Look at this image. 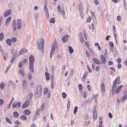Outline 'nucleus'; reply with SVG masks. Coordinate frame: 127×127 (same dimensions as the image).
Returning a JSON list of instances; mask_svg holds the SVG:
<instances>
[{
  "mask_svg": "<svg viewBox=\"0 0 127 127\" xmlns=\"http://www.w3.org/2000/svg\"><path fill=\"white\" fill-rule=\"evenodd\" d=\"M44 42V40L42 38L38 39L37 42V49L41 51L43 53L44 52L43 45Z\"/></svg>",
  "mask_w": 127,
  "mask_h": 127,
  "instance_id": "nucleus-1",
  "label": "nucleus"
},
{
  "mask_svg": "<svg viewBox=\"0 0 127 127\" xmlns=\"http://www.w3.org/2000/svg\"><path fill=\"white\" fill-rule=\"evenodd\" d=\"M42 90V86L41 85H37L34 94L35 98H37L41 96Z\"/></svg>",
  "mask_w": 127,
  "mask_h": 127,
  "instance_id": "nucleus-2",
  "label": "nucleus"
},
{
  "mask_svg": "<svg viewBox=\"0 0 127 127\" xmlns=\"http://www.w3.org/2000/svg\"><path fill=\"white\" fill-rule=\"evenodd\" d=\"M40 109H38L36 112L33 118V120H35L37 118H40Z\"/></svg>",
  "mask_w": 127,
  "mask_h": 127,
  "instance_id": "nucleus-3",
  "label": "nucleus"
},
{
  "mask_svg": "<svg viewBox=\"0 0 127 127\" xmlns=\"http://www.w3.org/2000/svg\"><path fill=\"white\" fill-rule=\"evenodd\" d=\"M17 29L19 30L20 29L22 26V22L21 20L18 19L17 20Z\"/></svg>",
  "mask_w": 127,
  "mask_h": 127,
  "instance_id": "nucleus-4",
  "label": "nucleus"
},
{
  "mask_svg": "<svg viewBox=\"0 0 127 127\" xmlns=\"http://www.w3.org/2000/svg\"><path fill=\"white\" fill-rule=\"evenodd\" d=\"M12 10L10 9L7 10L4 12L3 16L5 17L8 16L10 14Z\"/></svg>",
  "mask_w": 127,
  "mask_h": 127,
  "instance_id": "nucleus-5",
  "label": "nucleus"
},
{
  "mask_svg": "<svg viewBox=\"0 0 127 127\" xmlns=\"http://www.w3.org/2000/svg\"><path fill=\"white\" fill-rule=\"evenodd\" d=\"M121 82L120 81V78L119 76L117 77L114 81L113 84H119L121 83Z\"/></svg>",
  "mask_w": 127,
  "mask_h": 127,
  "instance_id": "nucleus-6",
  "label": "nucleus"
},
{
  "mask_svg": "<svg viewBox=\"0 0 127 127\" xmlns=\"http://www.w3.org/2000/svg\"><path fill=\"white\" fill-rule=\"evenodd\" d=\"M100 88L102 94L103 95H104L105 92V86L104 84H101Z\"/></svg>",
  "mask_w": 127,
  "mask_h": 127,
  "instance_id": "nucleus-7",
  "label": "nucleus"
},
{
  "mask_svg": "<svg viewBox=\"0 0 127 127\" xmlns=\"http://www.w3.org/2000/svg\"><path fill=\"white\" fill-rule=\"evenodd\" d=\"M30 101L28 100H27L23 104L22 106V108H24L27 107L29 105Z\"/></svg>",
  "mask_w": 127,
  "mask_h": 127,
  "instance_id": "nucleus-8",
  "label": "nucleus"
},
{
  "mask_svg": "<svg viewBox=\"0 0 127 127\" xmlns=\"http://www.w3.org/2000/svg\"><path fill=\"white\" fill-rule=\"evenodd\" d=\"M69 35H66L65 36L62 37V40L64 42H66L68 40V37Z\"/></svg>",
  "mask_w": 127,
  "mask_h": 127,
  "instance_id": "nucleus-9",
  "label": "nucleus"
},
{
  "mask_svg": "<svg viewBox=\"0 0 127 127\" xmlns=\"http://www.w3.org/2000/svg\"><path fill=\"white\" fill-rule=\"evenodd\" d=\"M92 61L94 63H95L97 64H101V63L100 60H99L97 59L94 58L92 59Z\"/></svg>",
  "mask_w": 127,
  "mask_h": 127,
  "instance_id": "nucleus-10",
  "label": "nucleus"
},
{
  "mask_svg": "<svg viewBox=\"0 0 127 127\" xmlns=\"http://www.w3.org/2000/svg\"><path fill=\"white\" fill-rule=\"evenodd\" d=\"M29 61L30 62L29 63V67L30 68L31 72L32 71V55L30 56L29 58Z\"/></svg>",
  "mask_w": 127,
  "mask_h": 127,
  "instance_id": "nucleus-11",
  "label": "nucleus"
},
{
  "mask_svg": "<svg viewBox=\"0 0 127 127\" xmlns=\"http://www.w3.org/2000/svg\"><path fill=\"white\" fill-rule=\"evenodd\" d=\"M122 87V85H121L119 87L118 86L117 87L116 91L115 92V93L116 94H118L121 90V89Z\"/></svg>",
  "mask_w": 127,
  "mask_h": 127,
  "instance_id": "nucleus-12",
  "label": "nucleus"
},
{
  "mask_svg": "<svg viewBox=\"0 0 127 127\" xmlns=\"http://www.w3.org/2000/svg\"><path fill=\"white\" fill-rule=\"evenodd\" d=\"M47 1L46 0H45L44 1V10L45 12L48 11V9L47 8Z\"/></svg>",
  "mask_w": 127,
  "mask_h": 127,
  "instance_id": "nucleus-13",
  "label": "nucleus"
},
{
  "mask_svg": "<svg viewBox=\"0 0 127 127\" xmlns=\"http://www.w3.org/2000/svg\"><path fill=\"white\" fill-rule=\"evenodd\" d=\"M27 51V50L25 48H23L22 50H20L19 52V55H22L24 53L26 52Z\"/></svg>",
  "mask_w": 127,
  "mask_h": 127,
  "instance_id": "nucleus-14",
  "label": "nucleus"
},
{
  "mask_svg": "<svg viewBox=\"0 0 127 127\" xmlns=\"http://www.w3.org/2000/svg\"><path fill=\"white\" fill-rule=\"evenodd\" d=\"M100 59L101 60L102 62V63L104 64L106 62V59L104 56L102 55H101L100 56Z\"/></svg>",
  "mask_w": 127,
  "mask_h": 127,
  "instance_id": "nucleus-15",
  "label": "nucleus"
},
{
  "mask_svg": "<svg viewBox=\"0 0 127 127\" xmlns=\"http://www.w3.org/2000/svg\"><path fill=\"white\" fill-rule=\"evenodd\" d=\"M79 38L81 42L83 43L84 42V39L83 37V33H80L79 34Z\"/></svg>",
  "mask_w": 127,
  "mask_h": 127,
  "instance_id": "nucleus-16",
  "label": "nucleus"
},
{
  "mask_svg": "<svg viewBox=\"0 0 127 127\" xmlns=\"http://www.w3.org/2000/svg\"><path fill=\"white\" fill-rule=\"evenodd\" d=\"M19 73L22 77H24V76L25 74L24 70L23 69H19Z\"/></svg>",
  "mask_w": 127,
  "mask_h": 127,
  "instance_id": "nucleus-17",
  "label": "nucleus"
},
{
  "mask_svg": "<svg viewBox=\"0 0 127 127\" xmlns=\"http://www.w3.org/2000/svg\"><path fill=\"white\" fill-rule=\"evenodd\" d=\"M109 44L111 50L112 52H113L114 49V44L112 42H110Z\"/></svg>",
  "mask_w": 127,
  "mask_h": 127,
  "instance_id": "nucleus-18",
  "label": "nucleus"
},
{
  "mask_svg": "<svg viewBox=\"0 0 127 127\" xmlns=\"http://www.w3.org/2000/svg\"><path fill=\"white\" fill-rule=\"evenodd\" d=\"M11 20V17H9L7 18L6 21L5 25L6 26L7 25L8 23L10 22Z\"/></svg>",
  "mask_w": 127,
  "mask_h": 127,
  "instance_id": "nucleus-19",
  "label": "nucleus"
},
{
  "mask_svg": "<svg viewBox=\"0 0 127 127\" xmlns=\"http://www.w3.org/2000/svg\"><path fill=\"white\" fill-rule=\"evenodd\" d=\"M116 87V85L113 83V85L112 88V94H115L114 92Z\"/></svg>",
  "mask_w": 127,
  "mask_h": 127,
  "instance_id": "nucleus-20",
  "label": "nucleus"
},
{
  "mask_svg": "<svg viewBox=\"0 0 127 127\" xmlns=\"http://www.w3.org/2000/svg\"><path fill=\"white\" fill-rule=\"evenodd\" d=\"M1 54L2 57L5 60H6L7 58V57L6 54H5L4 52H1Z\"/></svg>",
  "mask_w": 127,
  "mask_h": 127,
  "instance_id": "nucleus-21",
  "label": "nucleus"
},
{
  "mask_svg": "<svg viewBox=\"0 0 127 127\" xmlns=\"http://www.w3.org/2000/svg\"><path fill=\"white\" fill-rule=\"evenodd\" d=\"M52 46L53 47L52 48L51 51H52V50H53V52H54L55 49L57 48L58 46L56 43H54L52 45Z\"/></svg>",
  "mask_w": 127,
  "mask_h": 127,
  "instance_id": "nucleus-22",
  "label": "nucleus"
},
{
  "mask_svg": "<svg viewBox=\"0 0 127 127\" xmlns=\"http://www.w3.org/2000/svg\"><path fill=\"white\" fill-rule=\"evenodd\" d=\"M19 115V114L17 112L14 111L13 113V116L15 118H17L18 117Z\"/></svg>",
  "mask_w": 127,
  "mask_h": 127,
  "instance_id": "nucleus-23",
  "label": "nucleus"
},
{
  "mask_svg": "<svg viewBox=\"0 0 127 127\" xmlns=\"http://www.w3.org/2000/svg\"><path fill=\"white\" fill-rule=\"evenodd\" d=\"M6 42L7 44L9 46L12 44V42L11 39H8L6 40Z\"/></svg>",
  "mask_w": 127,
  "mask_h": 127,
  "instance_id": "nucleus-24",
  "label": "nucleus"
},
{
  "mask_svg": "<svg viewBox=\"0 0 127 127\" xmlns=\"http://www.w3.org/2000/svg\"><path fill=\"white\" fill-rule=\"evenodd\" d=\"M45 75L46 77V79L48 81L50 80V75L49 73L47 72H46L45 73Z\"/></svg>",
  "mask_w": 127,
  "mask_h": 127,
  "instance_id": "nucleus-25",
  "label": "nucleus"
},
{
  "mask_svg": "<svg viewBox=\"0 0 127 127\" xmlns=\"http://www.w3.org/2000/svg\"><path fill=\"white\" fill-rule=\"evenodd\" d=\"M30 111L28 110H26L24 111V114L26 115H28L31 113Z\"/></svg>",
  "mask_w": 127,
  "mask_h": 127,
  "instance_id": "nucleus-26",
  "label": "nucleus"
},
{
  "mask_svg": "<svg viewBox=\"0 0 127 127\" xmlns=\"http://www.w3.org/2000/svg\"><path fill=\"white\" fill-rule=\"evenodd\" d=\"M0 88L2 90L5 87L4 83L3 82H1L0 83Z\"/></svg>",
  "mask_w": 127,
  "mask_h": 127,
  "instance_id": "nucleus-27",
  "label": "nucleus"
},
{
  "mask_svg": "<svg viewBox=\"0 0 127 127\" xmlns=\"http://www.w3.org/2000/svg\"><path fill=\"white\" fill-rule=\"evenodd\" d=\"M68 51L69 53L71 54L73 52L74 50L71 47L69 46L68 47Z\"/></svg>",
  "mask_w": 127,
  "mask_h": 127,
  "instance_id": "nucleus-28",
  "label": "nucleus"
},
{
  "mask_svg": "<svg viewBox=\"0 0 127 127\" xmlns=\"http://www.w3.org/2000/svg\"><path fill=\"white\" fill-rule=\"evenodd\" d=\"M20 117V119L23 120H25L27 119V117L25 115L21 116Z\"/></svg>",
  "mask_w": 127,
  "mask_h": 127,
  "instance_id": "nucleus-29",
  "label": "nucleus"
},
{
  "mask_svg": "<svg viewBox=\"0 0 127 127\" xmlns=\"http://www.w3.org/2000/svg\"><path fill=\"white\" fill-rule=\"evenodd\" d=\"M88 74V72H86L84 73V75L83 76V77L82 78V80H84L86 78Z\"/></svg>",
  "mask_w": 127,
  "mask_h": 127,
  "instance_id": "nucleus-30",
  "label": "nucleus"
},
{
  "mask_svg": "<svg viewBox=\"0 0 127 127\" xmlns=\"http://www.w3.org/2000/svg\"><path fill=\"white\" fill-rule=\"evenodd\" d=\"M78 88L79 90H80V93H82L83 90L82 85L81 84L79 85L78 86Z\"/></svg>",
  "mask_w": 127,
  "mask_h": 127,
  "instance_id": "nucleus-31",
  "label": "nucleus"
},
{
  "mask_svg": "<svg viewBox=\"0 0 127 127\" xmlns=\"http://www.w3.org/2000/svg\"><path fill=\"white\" fill-rule=\"evenodd\" d=\"M127 99V96L125 95L121 98L122 101H124Z\"/></svg>",
  "mask_w": 127,
  "mask_h": 127,
  "instance_id": "nucleus-32",
  "label": "nucleus"
},
{
  "mask_svg": "<svg viewBox=\"0 0 127 127\" xmlns=\"http://www.w3.org/2000/svg\"><path fill=\"white\" fill-rule=\"evenodd\" d=\"M3 33L1 32L0 33V40L2 41L3 38Z\"/></svg>",
  "mask_w": 127,
  "mask_h": 127,
  "instance_id": "nucleus-33",
  "label": "nucleus"
},
{
  "mask_svg": "<svg viewBox=\"0 0 127 127\" xmlns=\"http://www.w3.org/2000/svg\"><path fill=\"white\" fill-rule=\"evenodd\" d=\"M40 15V14L39 13H35L34 14V17L35 19H37L38 18Z\"/></svg>",
  "mask_w": 127,
  "mask_h": 127,
  "instance_id": "nucleus-34",
  "label": "nucleus"
},
{
  "mask_svg": "<svg viewBox=\"0 0 127 127\" xmlns=\"http://www.w3.org/2000/svg\"><path fill=\"white\" fill-rule=\"evenodd\" d=\"M45 105L44 103H42L40 108L41 111H43L45 108Z\"/></svg>",
  "mask_w": 127,
  "mask_h": 127,
  "instance_id": "nucleus-35",
  "label": "nucleus"
},
{
  "mask_svg": "<svg viewBox=\"0 0 127 127\" xmlns=\"http://www.w3.org/2000/svg\"><path fill=\"white\" fill-rule=\"evenodd\" d=\"M34 58L33 56L32 55V72H33L34 71V69L33 68V64H34Z\"/></svg>",
  "mask_w": 127,
  "mask_h": 127,
  "instance_id": "nucleus-36",
  "label": "nucleus"
},
{
  "mask_svg": "<svg viewBox=\"0 0 127 127\" xmlns=\"http://www.w3.org/2000/svg\"><path fill=\"white\" fill-rule=\"evenodd\" d=\"M27 84V83L26 82V80H23L22 83V85L23 87H25Z\"/></svg>",
  "mask_w": 127,
  "mask_h": 127,
  "instance_id": "nucleus-37",
  "label": "nucleus"
},
{
  "mask_svg": "<svg viewBox=\"0 0 127 127\" xmlns=\"http://www.w3.org/2000/svg\"><path fill=\"white\" fill-rule=\"evenodd\" d=\"M59 12L61 13V15L63 16H64L65 15L64 10V9L63 8H62V11H61V12Z\"/></svg>",
  "mask_w": 127,
  "mask_h": 127,
  "instance_id": "nucleus-38",
  "label": "nucleus"
},
{
  "mask_svg": "<svg viewBox=\"0 0 127 127\" xmlns=\"http://www.w3.org/2000/svg\"><path fill=\"white\" fill-rule=\"evenodd\" d=\"M28 79L30 80H31L32 79V76H31V73H29L28 74Z\"/></svg>",
  "mask_w": 127,
  "mask_h": 127,
  "instance_id": "nucleus-39",
  "label": "nucleus"
},
{
  "mask_svg": "<svg viewBox=\"0 0 127 127\" xmlns=\"http://www.w3.org/2000/svg\"><path fill=\"white\" fill-rule=\"evenodd\" d=\"M15 58V56H14L13 55L12 57L11 60V63L13 64L14 62V60Z\"/></svg>",
  "mask_w": 127,
  "mask_h": 127,
  "instance_id": "nucleus-40",
  "label": "nucleus"
},
{
  "mask_svg": "<svg viewBox=\"0 0 127 127\" xmlns=\"http://www.w3.org/2000/svg\"><path fill=\"white\" fill-rule=\"evenodd\" d=\"M48 89L47 88H45L44 89V94L46 95L48 93Z\"/></svg>",
  "mask_w": 127,
  "mask_h": 127,
  "instance_id": "nucleus-41",
  "label": "nucleus"
},
{
  "mask_svg": "<svg viewBox=\"0 0 127 127\" xmlns=\"http://www.w3.org/2000/svg\"><path fill=\"white\" fill-rule=\"evenodd\" d=\"M78 109V108L76 106H75L74 107V114L75 115V114L76 112H77Z\"/></svg>",
  "mask_w": 127,
  "mask_h": 127,
  "instance_id": "nucleus-42",
  "label": "nucleus"
},
{
  "mask_svg": "<svg viewBox=\"0 0 127 127\" xmlns=\"http://www.w3.org/2000/svg\"><path fill=\"white\" fill-rule=\"evenodd\" d=\"M91 15H92V18L93 20H94V18H95V22H96V19H95V15H94V13H93V12H92V11H91Z\"/></svg>",
  "mask_w": 127,
  "mask_h": 127,
  "instance_id": "nucleus-43",
  "label": "nucleus"
},
{
  "mask_svg": "<svg viewBox=\"0 0 127 127\" xmlns=\"http://www.w3.org/2000/svg\"><path fill=\"white\" fill-rule=\"evenodd\" d=\"M5 119L6 122L9 124H11L12 123L11 121L7 117H6Z\"/></svg>",
  "mask_w": 127,
  "mask_h": 127,
  "instance_id": "nucleus-44",
  "label": "nucleus"
},
{
  "mask_svg": "<svg viewBox=\"0 0 127 127\" xmlns=\"http://www.w3.org/2000/svg\"><path fill=\"white\" fill-rule=\"evenodd\" d=\"M12 27H16V22L15 20H14L12 24Z\"/></svg>",
  "mask_w": 127,
  "mask_h": 127,
  "instance_id": "nucleus-45",
  "label": "nucleus"
},
{
  "mask_svg": "<svg viewBox=\"0 0 127 127\" xmlns=\"http://www.w3.org/2000/svg\"><path fill=\"white\" fill-rule=\"evenodd\" d=\"M80 13V16L82 19H83V11L82 10H79Z\"/></svg>",
  "mask_w": 127,
  "mask_h": 127,
  "instance_id": "nucleus-46",
  "label": "nucleus"
},
{
  "mask_svg": "<svg viewBox=\"0 0 127 127\" xmlns=\"http://www.w3.org/2000/svg\"><path fill=\"white\" fill-rule=\"evenodd\" d=\"M79 10H82V3H80L79 5Z\"/></svg>",
  "mask_w": 127,
  "mask_h": 127,
  "instance_id": "nucleus-47",
  "label": "nucleus"
},
{
  "mask_svg": "<svg viewBox=\"0 0 127 127\" xmlns=\"http://www.w3.org/2000/svg\"><path fill=\"white\" fill-rule=\"evenodd\" d=\"M11 42H15L17 41V39L16 38L13 37L11 39Z\"/></svg>",
  "mask_w": 127,
  "mask_h": 127,
  "instance_id": "nucleus-48",
  "label": "nucleus"
},
{
  "mask_svg": "<svg viewBox=\"0 0 127 127\" xmlns=\"http://www.w3.org/2000/svg\"><path fill=\"white\" fill-rule=\"evenodd\" d=\"M12 107L13 108H15L17 106V102H15L13 103L12 105Z\"/></svg>",
  "mask_w": 127,
  "mask_h": 127,
  "instance_id": "nucleus-49",
  "label": "nucleus"
},
{
  "mask_svg": "<svg viewBox=\"0 0 127 127\" xmlns=\"http://www.w3.org/2000/svg\"><path fill=\"white\" fill-rule=\"evenodd\" d=\"M22 63L23 62L22 61H21L18 65L19 67L21 68L22 67Z\"/></svg>",
  "mask_w": 127,
  "mask_h": 127,
  "instance_id": "nucleus-50",
  "label": "nucleus"
},
{
  "mask_svg": "<svg viewBox=\"0 0 127 127\" xmlns=\"http://www.w3.org/2000/svg\"><path fill=\"white\" fill-rule=\"evenodd\" d=\"M4 103L3 100L1 99H0V106L2 105Z\"/></svg>",
  "mask_w": 127,
  "mask_h": 127,
  "instance_id": "nucleus-51",
  "label": "nucleus"
},
{
  "mask_svg": "<svg viewBox=\"0 0 127 127\" xmlns=\"http://www.w3.org/2000/svg\"><path fill=\"white\" fill-rule=\"evenodd\" d=\"M51 87L52 89H53L54 87L53 81L52 80L51 81Z\"/></svg>",
  "mask_w": 127,
  "mask_h": 127,
  "instance_id": "nucleus-52",
  "label": "nucleus"
},
{
  "mask_svg": "<svg viewBox=\"0 0 127 127\" xmlns=\"http://www.w3.org/2000/svg\"><path fill=\"white\" fill-rule=\"evenodd\" d=\"M90 121H86L85 123V125L86 126H87L90 124Z\"/></svg>",
  "mask_w": 127,
  "mask_h": 127,
  "instance_id": "nucleus-53",
  "label": "nucleus"
},
{
  "mask_svg": "<svg viewBox=\"0 0 127 127\" xmlns=\"http://www.w3.org/2000/svg\"><path fill=\"white\" fill-rule=\"evenodd\" d=\"M91 20V18L90 16H89L87 17V22H90Z\"/></svg>",
  "mask_w": 127,
  "mask_h": 127,
  "instance_id": "nucleus-54",
  "label": "nucleus"
},
{
  "mask_svg": "<svg viewBox=\"0 0 127 127\" xmlns=\"http://www.w3.org/2000/svg\"><path fill=\"white\" fill-rule=\"evenodd\" d=\"M121 60L120 58H118L117 59V62L119 64H120L121 63Z\"/></svg>",
  "mask_w": 127,
  "mask_h": 127,
  "instance_id": "nucleus-55",
  "label": "nucleus"
},
{
  "mask_svg": "<svg viewBox=\"0 0 127 127\" xmlns=\"http://www.w3.org/2000/svg\"><path fill=\"white\" fill-rule=\"evenodd\" d=\"M55 19L54 18H53L51 19L50 20V22L51 23H54L55 22Z\"/></svg>",
  "mask_w": 127,
  "mask_h": 127,
  "instance_id": "nucleus-56",
  "label": "nucleus"
},
{
  "mask_svg": "<svg viewBox=\"0 0 127 127\" xmlns=\"http://www.w3.org/2000/svg\"><path fill=\"white\" fill-rule=\"evenodd\" d=\"M62 95L63 97L64 98H65V97H66V94L64 92H63L62 93Z\"/></svg>",
  "mask_w": 127,
  "mask_h": 127,
  "instance_id": "nucleus-57",
  "label": "nucleus"
},
{
  "mask_svg": "<svg viewBox=\"0 0 127 127\" xmlns=\"http://www.w3.org/2000/svg\"><path fill=\"white\" fill-rule=\"evenodd\" d=\"M83 96L84 98H86L87 97V95L86 93L85 92H83Z\"/></svg>",
  "mask_w": 127,
  "mask_h": 127,
  "instance_id": "nucleus-58",
  "label": "nucleus"
},
{
  "mask_svg": "<svg viewBox=\"0 0 127 127\" xmlns=\"http://www.w3.org/2000/svg\"><path fill=\"white\" fill-rule=\"evenodd\" d=\"M86 54L87 55V57H89L90 56V54H89V52L88 51H86Z\"/></svg>",
  "mask_w": 127,
  "mask_h": 127,
  "instance_id": "nucleus-59",
  "label": "nucleus"
},
{
  "mask_svg": "<svg viewBox=\"0 0 127 127\" xmlns=\"http://www.w3.org/2000/svg\"><path fill=\"white\" fill-rule=\"evenodd\" d=\"M57 9L59 11V12H61V6L60 5H59L57 7Z\"/></svg>",
  "mask_w": 127,
  "mask_h": 127,
  "instance_id": "nucleus-60",
  "label": "nucleus"
},
{
  "mask_svg": "<svg viewBox=\"0 0 127 127\" xmlns=\"http://www.w3.org/2000/svg\"><path fill=\"white\" fill-rule=\"evenodd\" d=\"M109 117L110 118H112L113 116L111 113H109L108 114Z\"/></svg>",
  "mask_w": 127,
  "mask_h": 127,
  "instance_id": "nucleus-61",
  "label": "nucleus"
},
{
  "mask_svg": "<svg viewBox=\"0 0 127 127\" xmlns=\"http://www.w3.org/2000/svg\"><path fill=\"white\" fill-rule=\"evenodd\" d=\"M54 52H53V50H52V51H51V53H50V57L51 58L53 54L54 53Z\"/></svg>",
  "mask_w": 127,
  "mask_h": 127,
  "instance_id": "nucleus-62",
  "label": "nucleus"
},
{
  "mask_svg": "<svg viewBox=\"0 0 127 127\" xmlns=\"http://www.w3.org/2000/svg\"><path fill=\"white\" fill-rule=\"evenodd\" d=\"M87 88L89 91H91V87L90 85H88L87 86Z\"/></svg>",
  "mask_w": 127,
  "mask_h": 127,
  "instance_id": "nucleus-63",
  "label": "nucleus"
},
{
  "mask_svg": "<svg viewBox=\"0 0 127 127\" xmlns=\"http://www.w3.org/2000/svg\"><path fill=\"white\" fill-rule=\"evenodd\" d=\"M17 106L18 107H20V106L21 103L20 102H17Z\"/></svg>",
  "mask_w": 127,
  "mask_h": 127,
  "instance_id": "nucleus-64",
  "label": "nucleus"
}]
</instances>
